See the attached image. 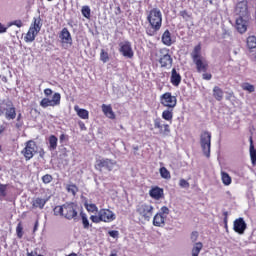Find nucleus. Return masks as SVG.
Returning a JSON list of instances; mask_svg holds the SVG:
<instances>
[{"label": "nucleus", "mask_w": 256, "mask_h": 256, "mask_svg": "<svg viewBox=\"0 0 256 256\" xmlns=\"http://www.w3.org/2000/svg\"><path fill=\"white\" fill-rule=\"evenodd\" d=\"M235 29L240 35L247 33L251 25V7L247 0L238 1L234 7Z\"/></svg>", "instance_id": "obj_1"}, {"label": "nucleus", "mask_w": 256, "mask_h": 256, "mask_svg": "<svg viewBox=\"0 0 256 256\" xmlns=\"http://www.w3.org/2000/svg\"><path fill=\"white\" fill-rule=\"evenodd\" d=\"M146 20L149 23V27L146 29V34L149 37H153L157 35L158 31H161V27H163V13H161V9L152 8L147 12Z\"/></svg>", "instance_id": "obj_2"}, {"label": "nucleus", "mask_w": 256, "mask_h": 256, "mask_svg": "<svg viewBox=\"0 0 256 256\" xmlns=\"http://www.w3.org/2000/svg\"><path fill=\"white\" fill-rule=\"evenodd\" d=\"M53 212L56 217H64V219L71 221L77 219L79 206L75 202H66L63 205L55 206Z\"/></svg>", "instance_id": "obj_3"}, {"label": "nucleus", "mask_w": 256, "mask_h": 256, "mask_svg": "<svg viewBox=\"0 0 256 256\" xmlns=\"http://www.w3.org/2000/svg\"><path fill=\"white\" fill-rule=\"evenodd\" d=\"M171 50L169 48H160L151 53V59L160 64L164 69H171L173 65V58L171 57Z\"/></svg>", "instance_id": "obj_4"}, {"label": "nucleus", "mask_w": 256, "mask_h": 256, "mask_svg": "<svg viewBox=\"0 0 256 256\" xmlns=\"http://www.w3.org/2000/svg\"><path fill=\"white\" fill-rule=\"evenodd\" d=\"M190 55L193 63L196 65L197 73H207L209 70V62L201 55V43L193 48Z\"/></svg>", "instance_id": "obj_5"}, {"label": "nucleus", "mask_w": 256, "mask_h": 256, "mask_svg": "<svg viewBox=\"0 0 256 256\" xmlns=\"http://www.w3.org/2000/svg\"><path fill=\"white\" fill-rule=\"evenodd\" d=\"M42 27L43 19H41V16L34 17L28 29V32L24 37L25 43H33V41H35V37L39 35Z\"/></svg>", "instance_id": "obj_6"}, {"label": "nucleus", "mask_w": 256, "mask_h": 256, "mask_svg": "<svg viewBox=\"0 0 256 256\" xmlns=\"http://www.w3.org/2000/svg\"><path fill=\"white\" fill-rule=\"evenodd\" d=\"M0 117H5L7 121L17 119V108L11 100H3L0 102Z\"/></svg>", "instance_id": "obj_7"}, {"label": "nucleus", "mask_w": 256, "mask_h": 256, "mask_svg": "<svg viewBox=\"0 0 256 256\" xmlns=\"http://www.w3.org/2000/svg\"><path fill=\"white\" fill-rule=\"evenodd\" d=\"M154 211H155V207H153V205H151L150 203L139 202L136 205V213L144 221H151Z\"/></svg>", "instance_id": "obj_8"}, {"label": "nucleus", "mask_w": 256, "mask_h": 256, "mask_svg": "<svg viewBox=\"0 0 256 256\" xmlns=\"http://www.w3.org/2000/svg\"><path fill=\"white\" fill-rule=\"evenodd\" d=\"M115 167H117V161L110 158L96 159L94 164V169L98 171V173H103V171L111 173Z\"/></svg>", "instance_id": "obj_9"}, {"label": "nucleus", "mask_w": 256, "mask_h": 256, "mask_svg": "<svg viewBox=\"0 0 256 256\" xmlns=\"http://www.w3.org/2000/svg\"><path fill=\"white\" fill-rule=\"evenodd\" d=\"M200 146L205 157H211V132L203 131L200 135Z\"/></svg>", "instance_id": "obj_10"}, {"label": "nucleus", "mask_w": 256, "mask_h": 256, "mask_svg": "<svg viewBox=\"0 0 256 256\" xmlns=\"http://www.w3.org/2000/svg\"><path fill=\"white\" fill-rule=\"evenodd\" d=\"M37 153V142L34 140H28L25 142V147L22 149L21 154L25 158V161H31Z\"/></svg>", "instance_id": "obj_11"}, {"label": "nucleus", "mask_w": 256, "mask_h": 256, "mask_svg": "<svg viewBox=\"0 0 256 256\" xmlns=\"http://www.w3.org/2000/svg\"><path fill=\"white\" fill-rule=\"evenodd\" d=\"M160 103L166 109H175L177 107V97L173 96L171 92H165L160 96Z\"/></svg>", "instance_id": "obj_12"}, {"label": "nucleus", "mask_w": 256, "mask_h": 256, "mask_svg": "<svg viewBox=\"0 0 256 256\" xmlns=\"http://www.w3.org/2000/svg\"><path fill=\"white\" fill-rule=\"evenodd\" d=\"M57 105H61V94L59 92L54 93L52 99L43 98L40 101V107L43 109H47V107H57Z\"/></svg>", "instance_id": "obj_13"}, {"label": "nucleus", "mask_w": 256, "mask_h": 256, "mask_svg": "<svg viewBox=\"0 0 256 256\" xmlns=\"http://www.w3.org/2000/svg\"><path fill=\"white\" fill-rule=\"evenodd\" d=\"M119 51L123 55V57H127L128 59H133V48L131 47V42L124 41L119 44Z\"/></svg>", "instance_id": "obj_14"}, {"label": "nucleus", "mask_w": 256, "mask_h": 256, "mask_svg": "<svg viewBox=\"0 0 256 256\" xmlns=\"http://www.w3.org/2000/svg\"><path fill=\"white\" fill-rule=\"evenodd\" d=\"M98 213L102 223H111L116 219L115 213H113V211L110 209L102 208L98 211Z\"/></svg>", "instance_id": "obj_15"}, {"label": "nucleus", "mask_w": 256, "mask_h": 256, "mask_svg": "<svg viewBox=\"0 0 256 256\" xmlns=\"http://www.w3.org/2000/svg\"><path fill=\"white\" fill-rule=\"evenodd\" d=\"M154 128L159 130L160 135H169L171 133V127L169 124H163L161 118L154 119Z\"/></svg>", "instance_id": "obj_16"}, {"label": "nucleus", "mask_w": 256, "mask_h": 256, "mask_svg": "<svg viewBox=\"0 0 256 256\" xmlns=\"http://www.w3.org/2000/svg\"><path fill=\"white\" fill-rule=\"evenodd\" d=\"M233 229L235 233H238V235H243L247 230V223L245 222V219L240 217L234 220Z\"/></svg>", "instance_id": "obj_17"}, {"label": "nucleus", "mask_w": 256, "mask_h": 256, "mask_svg": "<svg viewBox=\"0 0 256 256\" xmlns=\"http://www.w3.org/2000/svg\"><path fill=\"white\" fill-rule=\"evenodd\" d=\"M59 39L61 43H65L66 45H73V38L71 37V32L69 29L63 28L59 34Z\"/></svg>", "instance_id": "obj_18"}, {"label": "nucleus", "mask_w": 256, "mask_h": 256, "mask_svg": "<svg viewBox=\"0 0 256 256\" xmlns=\"http://www.w3.org/2000/svg\"><path fill=\"white\" fill-rule=\"evenodd\" d=\"M149 195L152 199L159 201V199H163V195H164L163 188H160L159 186H155L149 191Z\"/></svg>", "instance_id": "obj_19"}, {"label": "nucleus", "mask_w": 256, "mask_h": 256, "mask_svg": "<svg viewBox=\"0 0 256 256\" xmlns=\"http://www.w3.org/2000/svg\"><path fill=\"white\" fill-rule=\"evenodd\" d=\"M47 201V199L41 197L34 198L31 202L32 209H44Z\"/></svg>", "instance_id": "obj_20"}, {"label": "nucleus", "mask_w": 256, "mask_h": 256, "mask_svg": "<svg viewBox=\"0 0 256 256\" xmlns=\"http://www.w3.org/2000/svg\"><path fill=\"white\" fill-rule=\"evenodd\" d=\"M101 107L102 113H104L105 117H107L108 119H115V112H113V107L111 106V104H102Z\"/></svg>", "instance_id": "obj_21"}, {"label": "nucleus", "mask_w": 256, "mask_h": 256, "mask_svg": "<svg viewBox=\"0 0 256 256\" xmlns=\"http://www.w3.org/2000/svg\"><path fill=\"white\" fill-rule=\"evenodd\" d=\"M153 225L154 227H163L165 225V216L163 213H156L153 217Z\"/></svg>", "instance_id": "obj_22"}, {"label": "nucleus", "mask_w": 256, "mask_h": 256, "mask_svg": "<svg viewBox=\"0 0 256 256\" xmlns=\"http://www.w3.org/2000/svg\"><path fill=\"white\" fill-rule=\"evenodd\" d=\"M170 81L174 87H179L181 84V74L177 73V70L175 68L172 69Z\"/></svg>", "instance_id": "obj_23"}, {"label": "nucleus", "mask_w": 256, "mask_h": 256, "mask_svg": "<svg viewBox=\"0 0 256 256\" xmlns=\"http://www.w3.org/2000/svg\"><path fill=\"white\" fill-rule=\"evenodd\" d=\"M162 43L166 45V47L173 45V39L171 38V32L169 30H165L162 34Z\"/></svg>", "instance_id": "obj_24"}, {"label": "nucleus", "mask_w": 256, "mask_h": 256, "mask_svg": "<svg viewBox=\"0 0 256 256\" xmlns=\"http://www.w3.org/2000/svg\"><path fill=\"white\" fill-rule=\"evenodd\" d=\"M175 108H167L162 112V119L164 121H168L169 123H173V111Z\"/></svg>", "instance_id": "obj_25"}, {"label": "nucleus", "mask_w": 256, "mask_h": 256, "mask_svg": "<svg viewBox=\"0 0 256 256\" xmlns=\"http://www.w3.org/2000/svg\"><path fill=\"white\" fill-rule=\"evenodd\" d=\"M250 141V159L252 165H256V150H255V145H253V137L250 136L249 138Z\"/></svg>", "instance_id": "obj_26"}, {"label": "nucleus", "mask_w": 256, "mask_h": 256, "mask_svg": "<svg viewBox=\"0 0 256 256\" xmlns=\"http://www.w3.org/2000/svg\"><path fill=\"white\" fill-rule=\"evenodd\" d=\"M74 111H76L78 117L80 119H89V111L83 108H79V106H74Z\"/></svg>", "instance_id": "obj_27"}, {"label": "nucleus", "mask_w": 256, "mask_h": 256, "mask_svg": "<svg viewBox=\"0 0 256 256\" xmlns=\"http://www.w3.org/2000/svg\"><path fill=\"white\" fill-rule=\"evenodd\" d=\"M59 139L57 138V136L55 135H50L48 138V143H49V151H55V149H57V143H58Z\"/></svg>", "instance_id": "obj_28"}, {"label": "nucleus", "mask_w": 256, "mask_h": 256, "mask_svg": "<svg viewBox=\"0 0 256 256\" xmlns=\"http://www.w3.org/2000/svg\"><path fill=\"white\" fill-rule=\"evenodd\" d=\"M213 97L216 101H223V90L219 86L213 88Z\"/></svg>", "instance_id": "obj_29"}, {"label": "nucleus", "mask_w": 256, "mask_h": 256, "mask_svg": "<svg viewBox=\"0 0 256 256\" xmlns=\"http://www.w3.org/2000/svg\"><path fill=\"white\" fill-rule=\"evenodd\" d=\"M221 180L223 185L229 186L233 183V179L230 177L229 173L222 171L221 172Z\"/></svg>", "instance_id": "obj_30"}, {"label": "nucleus", "mask_w": 256, "mask_h": 256, "mask_svg": "<svg viewBox=\"0 0 256 256\" xmlns=\"http://www.w3.org/2000/svg\"><path fill=\"white\" fill-rule=\"evenodd\" d=\"M203 250V243L196 242L192 247V256H199V253Z\"/></svg>", "instance_id": "obj_31"}, {"label": "nucleus", "mask_w": 256, "mask_h": 256, "mask_svg": "<svg viewBox=\"0 0 256 256\" xmlns=\"http://www.w3.org/2000/svg\"><path fill=\"white\" fill-rule=\"evenodd\" d=\"M80 217L82 220L83 229H89L92 225L89 223V218H87V214L83 211L80 212Z\"/></svg>", "instance_id": "obj_32"}, {"label": "nucleus", "mask_w": 256, "mask_h": 256, "mask_svg": "<svg viewBox=\"0 0 256 256\" xmlns=\"http://www.w3.org/2000/svg\"><path fill=\"white\" fill-rule=\"evenodd\" d=\"M66 191H67V193H71V195H73V197H75V195H77V193H79V187H77V185H75V184H67Z\"/></svg>", "instance_id": "obj_33"}, {"label": "nucleus", "mask_w": 256, "mask_h": 256, "mask_svg": "<svg viewBox=\"0 0 256 256\" xmlns=\"http://www.w3.org/2000/svg\"><path fill=\"white\" fill-rule=\"evenodd\" d=\"M84 207L88 213H97V211H99V208L96 204H89V202H85Z\"/></svg>", "instance_id": "obj_34"}, {"label": "nucleus", "mask_w": 256, "mask_h": 256, "mask_svg": "<svg viewBox=\"0 0 256 256\" xmlns=\"http://www.w3.org/2000/svg\"><path fill=\"white\" fill-rule=\"evenodd\" d=\"M247 47L248 49H256V37L255 36H249L247 38Z\"/></svg>", "instance_id": "obj_35"}, {"label": "nucleus", "mask_w": 256, "mask_h": 256, "mask_svg": "<svg viewBox=\"0 0 256 256\" xmlns=\"http://www.w3.org/2000/svg\"><path fill=\"white\" fill-rule=\"evenodd\" d=\"M159 173L162 179H171V172H169L165 167H161L159 169Z\"/></svg>", "instance_id": "obj_36"}, {"label": "nucleus", "mask_w": 256, "mask_h": 256, "mask_svg": "<svg viewBox=\"0 0 256 256\" xmlns=\"http://www.w3.org/2000/svg\"><path fill=\"white\" fill-rule=\"evenodd\" d=\"M180 17L184 19V21H189V19H193V14L187 10H182L179 12Z\"/></svg>", "instance_id": "obj_37"}, {"label": "nucleus", "mask_w": 256, "mask_h": 256, "mask_svg": "<svg viewBox=\"0 0 256 256\" xmlns=\"http://www.w3.org/2000/svg\"><path fill=\"white\" fill-rule=\"evenodd\" d=\"M81 13L86 19H91V8L89 6H82Z\"/></svg>", "instance_id": "obj_38"}, {"label": "nucleus", "mask_w": 256, "mask_h": 256, "mask_svg": "<svg viewBox=\"0 0 256 256\" xmlns=\"http://www.w3.org/2000/svg\"><path fill=\"white\" fill-rule=\"evenodd\" d=\"M100 61H102V63L109 62V52L105 51V49H102L100 52Z\"/></svg>", "instance_id": "obj_39"}, {"label": "nucleus", "mask_w": 256, "mask_h": 256, "mask_svg": "<svg viewBox=\"0 0 256 256\" xmlns=\"http://www.w3.org/2000/svg\"><path fill=\"white\" fill-rule=\"evenodd\" d=\"M16 234L18 239H23V223L19 222L16 227Z\"/></svg>", "instance_id": "obj_40"}, {"label": "nucleus", "mask_w": 256, "mask_h": 256, "mask_svg": "<svg viewBox=\"0 0 256 256\" xmlns=\"http://www.w3.org/2000/svg\"><path fill=\"white\" fill-rule=\"evenodd\" d=\"M242 89H243V91H248L249 93L255 92V86H253V84H249V83H244L242 85Z\"/></svg>", "instance_id": "obj_41"}, {"label": "nucleus", "mask_w": 256, "mask_h": 256, "mask_svg": "<svg viewBox=\"0 0 256 256\" xmlns=\"http://www.w3.org/2000/svg\"><path fill=\"white\" fill-rule=\"evenodd\" d=\"M53 181V176L51 174H46L42 176V182L44 185H49Z\"/></svg>", "instance_id": "obj_42"}, {"label": "nucleus", "mask_w": 256, "mask_h": 256, "mask_svg": "<svg viewBox=\"0 0 256 256\" xmlns=\"http://www.w3.org/2000/svg\"><path fill=\"white\" fill-rule=\"evenodd\" d=\"M13 25L15 27L21 28V27H23V21H21V20H14V21L8 23V27H13Z\"/></svg>", "instance_id": "obj_43"}, {"label": "nucleus", "mask_w": 256, "mask_h": 256, "mask_svg": "<svg viewBox=\"0 0 256 256\" xmlns=\"http://www.w3.org/2000/svg\"><path fill=\"white\" fill-rule=\"evenodd\" d=\"M0 195L2 197H7V185L6 184H0Z\"/></svg>", "instance_id": "obj_44"}, {"label": "nucleus", "mask_w": 256, "mask_h": 256, "mask_svg": "<svg viewBox=\"0 0 256 256\" xmlns=\"http://www.w3.org/2000/svg\"><path fill=\"white\" fill-rule=\"evenodd\" d=\"M90 220L92 221V223H101L102 222L99 212H98V215L90 216Z\"/></svg>", "instance_id": "obj_45"}, {"label": "nucleus", "mask_w": 256, "mask_h": 256, "mask_svg": "<svg viewBox=\"0 0 256 256\" xmlns=\"http://www.w3.org/2000/svg\"><path fill=\"white\" fill-rule=\"evenodd\" d=\"M190 239H191L192 243H195V241H197V239H199V232L193 231L191 233Z\"/></svg>", "instance_id": "obj_46"}, {"label": "nucleus", "mask_w": 256, "mask_h": 256, "mask_svg": "<svg viewBox=\"0 0 256 256\" xmlns=\"http://www.w3.org/2000/svg\"><path fill=\"white\" fill-rule=\"evenodd\" d=\"M179 185H180L183 189H189V183H188L187 180H185V179H180Z\"/></svg>", "instance_id": "obj_47"}, {"label": "nucleus", "mask_w": 256, "mask_h": 256, "mask_svg": "<svg viewBox=\"0 0 256 256\" xmlns=\"http://www.w3.org/2000/svg\"><path fill=\"white\" fill-rule=\"evenodd\" d=\"M202 79L205 81H211V79H213V75H211V73L203 72Z\"/></svg>", "instance_id": "obj_48"}, {"label": "nucleus", "mask_w": 256, "mask_h": 256, "mask_svg": "<svg viewBox=\"0 0 256 256\" xmlns=\"http://www.w3.org/2000/svg\"><path fill=\"white\" fill-rule=\"evenodd\" d=\"M7 29H9V24L5 26V24L0 22V34L7 33Z\"/></svg>", "instance_id": "obj_49"}, {"label": "nucleus", "mask_w": 256, "mask_h": 256, "mask_svg": "<svg viewBox=\"0 0 256 256\" xmlns=\"http://www.w3.org/2000/svg\"><path fill=\"white\" fill-rule=\"evenodd\" d=\"M108 234L110 235V237H112L113 239H117V237H119V231L117 230H111L108 232Z\"/></svg>", "instance_id": "obj_50"}, {"label": "nucleus", "mask_w": 256, "mask_h": 256, "mask_svg": "<svg viewBox=\"0 0 256 256\" xmlns=\"http://www.w3.org/2000/svg\"><path fill=\"white\" fill-rule=\"evenodd\" d=\"M158 213H162V215H169V208L167 206H162L160 209V212Z\"/></svg>", "instance_id": "obj_51"}, {"label": "nucleus", "mask_w": 256, "mask_h": 256, "mask_svg": "<svg viewBox=\"0 0 256 256\" xmlns=\"http://www.w3.org/2000/svg\"><path fill=\"white\" fill-rule=\"evenodd\" d=\"M44 95L46 97H50V95H53V90H51L50 88L44 89Z\"/></svg>", "instance_id": "obj_52"}, {"label": "nucleus", "mask_w": 256, "mask_h": 256, "mask_svg": "<svg viewBox=\"0 0 256 256\" xmlns=\"http://www.w3.org/2000/svg\"><path fill=\"white\" fill-rule=\"evenodd\" d=\"M115 15H121L122 11H121V6H116L115 10H114Z\"/></svg>", "instance_id": "obj_53"}, {"label": "nucleus", "mask_w": 256, "mask_h": 256, "mask_svg": "<svg viewBox=\"0 0 256 256\" xmlns=\"http://www.w3.org/2000/svg\"><path fill=\"white\" fill-rule=\"evenodd\" d=\"M224 215V225H227L228 223V219H229V213L228 212H223Z\"/></svg>", "instance_id": "obj_54"}, {"label": "nucleus", "mask_w": 256, "mask_h": 256, "mask_svg": "<svg viewBox=\"0 0 256 256\" xmlns=\"http://www.w3.org/2000/svg\"><path fill=\"white\" fill-rule=\"evenodd\" d=\"M39 229V220H36L35 221V224H34V228H33V233H36V231Z\"/></svg>", "instance_id": "obj_55"}, {"label": "nucleus", "mask_w": 256, "mask_h": 256, "mask_svg": "<svg viewBox=\"0 0 256 256\" xmlns=\"http://www.w3.org/2000/svg\"><path fill=\"white\" fill-rule=\"evenodd\" d=\"M5 131H7V126L1 125L0 126V135H2V133H5Z\"/></svg>", "instance_id": "obj_56"}, {"label": "nucleus", "mask_w": 256, "mask_h": 256, "mask_svg": "<svg viewBox=\"0 0 256 256\" xmlns=\"http://www.w3.org/2000/svg\"><path fill=\"white\" fill-rule=\"evenodd\" d=\"M39 156L41 157V159H43V157H45V150L43 148L40 149Z\"/></svg>", "instance_id": "obj_57"}, {"label": "nucleus", "mask_w": 256, "mask_h": 256, "mask_svg": "<svg viewBox=\"0 0 256 256\" xmlns=\"http://www.w3.org/2000/svg\"><path fill=\"white\" fill-rule=\"evenodd\" d=\"M66 139H67V135L65 134L60 135V143H63V141H65Z\"/></svg>", "instance_id": "obj_58"}, {"label": "nucleus", "mask_w": 256, "mask_h": 256, "mask_svg": "<svg viewBox=\"0 0 256 256\" xmlns=\"http://www.w3.org/2000/svg\"><path fill=\"white\" fill-rule=\"evenodd\" d=\"M15 127H16V129H21V127H23V123H16L15 124Z\"/></svg>", "instance_id": "obj_59"}, {"label": "nucleus", "mask_w": 256, "mask_h": 256, "mask_svg": "<svg viewBox=\"0 0 256 256\" xmlns=\"http://www.w3.org/2000/svg\"><path fill=\"white\" fill-rule=\"evenodd\" d=\"M16 117H17V122L19 123L21 121L22 114L21 113H19L18 115L16 114Z\"/></svg>", "instance_id": "obj_60"}, {"label": "nucleus", "mask_w": 256, "mask_h": 256, "mask_svg": "<svg viewBox=\"0 0 256 256\" xmlns=\"http://www.w3.org/2000/svg\"><path fill=\"white\" fill-rule=\"evenodd\" d=\"M79 127H80L81 129H85V123L79 122Z\"/></svg>", "instance_id": "obj_61"}, {"label": "nucleus", "mask_w": 256, "mask_h": 256, "mask_svg": "<svg viewBox=\"0 0 256 256\" xmlns=\"http://www.w3.org/2000/svg\"><path fill=\"white\" fill-rule=\"evenodd\" d=\"M68 256H77V254L76 253H71Z\"/></svg>", "instance_id": "obj_62"}, {"label": "nucleus", "mask_w": 256, "mask_h": 256, "mask_svg": "<svg viewBox=\"0 0 256 256\" xmlns=\"http://www.w3.org/2000/svg\"><path fill=\"white\" fill-rule=\"evenodd\" d=\"M225 229H229V226L227 224H224Z\"/></svg>", "instance_id": "obj_63"}, {"label": "nucleus", "mask_w": 256, "mask_h": 256, "mask_svg": "<svg viewBox=\"0 0 256 256\" xmlns=\"http://www.w3.org/2000/svg\"><path fill=\"white\" fill-rule=\"evenodd\" d=\"M110 256H117V253H112L110 254Z\"/></svg>", "instance_id": "obj_64"}]
</instances>
